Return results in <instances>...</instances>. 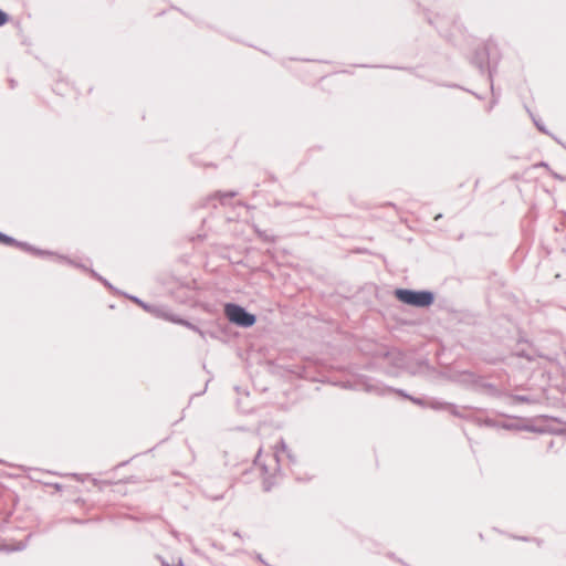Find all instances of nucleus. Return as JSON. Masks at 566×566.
<instances>
[{
  "mask_svg": "<svg viewBox=\"0 0 566 566\" xmlns=\"http://www.w3.org/2000/svg\"><path fill=\"white\" fill-rule=\"evenodd\" d=\"M224 313L228 319L239 326L250 327L255 323V316L249 314L243 307L235 304H227Z\"/></svg>",
  "mask_w": 566,
  "mask_h": 566,
  "instance_id": "2",
  "label": "nucleus"
},
{
  "mask_svg": "<svg viewBox=\"0 0 566 566\" xmlns=\"http://www.w3.org/2000/svg\"><path fill=\"white\" fill-rule=\"evenodd\" d=\"M8 20V14L0 9V27L6 24Z\"/></svg>",
  "mask_w": 566,
  "mask_h": 566,
  "instance_id": "3",
  "label": "nucleus"
},
{
  "mask_svg": "<svg viewBox=\"0 0 566 566\" xmlns=\"http://www.w3.org/2000/svg\"><path fill=\"white\" fill-rule=\"evenodd\" d=\"M395 296L400 302L417 307H426L433 302V296L430 292H416L411 290L399 289L396 290Z\"/></svg>",
  "mask_w": 566,
  "mask_h": 566,
  "instance_id": "1",
  "label": "nucleus"
},
{
  "mask_svg": "<svg viewBox=\"0 0 566 566\" xmlns=\"http://www.w3.org/2000/svg\"><path fill=\"white\" fill-rule=\"evenodd\" d=\"M12 241L13 240L11 238L0 233V242L6 243V244H10V243H12Z\"/></svg>",
  "mask_w": 566,
  "mask_h": 566,
  "instance_id": "4",
  "label": "nucleus"
}]
</instances>
